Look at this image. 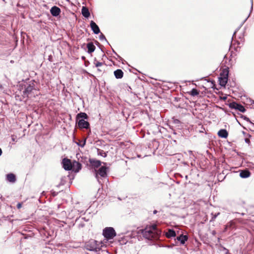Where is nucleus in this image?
Instances as JSON below:
<instances>
[{
	"instance_id": "obj_1",
	"label": "nucleus",
	"mask_w": 254,
	"mask_h": 254,
	"mask_svg": "<svg viewBox=\"0 0 254 254\" xmlns=\"http://www.w3.org/2000/svg\"><path fill=\"white\" fill-rule=\"evenodd\" d=\"M141 233L146 239L151 240L157 239L160 232L157 229L156 225H152L142 230Z\"/></svg>"
},
{
	"instance_id": "obj_2",
	"label": "nucleus",
	"mask_w": 254,
	"mask_h": 254,
	"mask_svg": "<svg viewBox=\"0 0 254 254\" xmlns=\"http://www.w3.org/2000/svg\"><path fill=\"white\" fill-rule=\"evenodd\" d=\"M103 235L107 240H110L116 236V233L113 227H106L103 230Z\"/></svg>"
},
{
	"instance_id": "obj_3",
	"label": "nucleus",
	"mask_w": 254,
	"mask_h": 254,
	"mask_svg": "<svg viewBox=\"0 0 254 254\" xmlns=\"http://www.w3.org/2000/svg\"><path fill=\"white\" fill-rule=\"evenodd\" d=\"M36 90L31 85L27 86L23 91L22 96L23 98L27 97H31L35 96L34 92H36Z\"/></svg>"
},
{
	"instance_id": "obj_4",
	"label": "nucleus",
	"mask_w": 254,
	"mask_h": 254,
	"mask_svg": "<svg viewBox=\"0 0 254 254\" xmlns=\"http://www.w3.org/2000/svg\"><path fill=\"white\" fill-rule=\"evenodd\" d=\"M107 168L104 166L101 167L98 170H95V177L99 183H100V182L99 180V175L103 178L106 177L107 176Z\"/></svg>"
},
{
	"instance_id": "obj_5",
	"label": "nucleus",
	"mask_w": 254,
	"mask_h": 254,
	"mask_svg": "<svg viewBox=\"0 0 254 254\" xmlns=\"http://www.w3.org/2000/svg\"><path fill=\"white\" fill-rule=\"evenodd\" d=\"M63 167L65 170H70L72 168V162L71 161L66 158L63 160Z\"/></svg>"
},
{
	"instance_id": "obj_6",
	"label": "nucleus",
	"mask_w": 254,
	"mask_h": 254,
	"mask_svg": "<svg viewBox=\"0 0 254 254\" xmlns=\"http://www.w3.org/2000/svg\"><path fill=\"white\" fill-rule=\"evenodd\" d=\"M81 169V165L78 162L74 161L72 162L71 170L75 172H78Z\"/></svg>"
},
{
	"instance_id": "obj_7",
	"label": "nucleus",
	"mask_w": 254,
	"mask_h": 254,
	"mask_svg": "<svg viewBox=\"0 0 254 254\" xmlns=\"http://www.w3.org/2000/svg\"><path fill=\"white\" fill-rule=\"evenodd\" d=\"M78 126L81 128H88L89 126V124L88 122L83 119H79L78 122Z\"/></svg>"
},
{
	"instance_id": "obj_8",
	"label": "nucleus",
	"mask_w": 254,
	"mask_h": 254,
	"mask_svg": "<svg viewBox=\"0 0 254 254\" xmlns=\"http://www.w3.org/2000/svg\"><path fill=\"white\" fill-rule=\"evenodd\" d=\"M90 27L95 34H98L100 32L98 26L93 21L90 22Z\"/></svg>"
},
{
	"instance_id": "obj_9",
	"label": "nucleus",
	"mask_w": 254,
	"mask_h": 254,
	"mask_svg": "<svg viewBox=\"0 0 254 254\" xmlns=\"http://www.w3.org/2000/svg\"><path fill=\"white\" fill-rule=\"evenodd\" d=\"M231 107L232 108L237 109L242 113L245 112L246 111L244 106H243L242 105L239 104L233 103L231 104Z\"/></svg>"
},
{
	"instance_id": "obj_10",
	"label": "nucleus",
	"mask_w": 254,
	"mask_h": 254,
	"mask_svg": "<svg viewBox=\"0 0 254 254\" xmlns=\"http://www.w3.org/2000/svg\"><path fill=\"white\" fill-rule=\"evenodd\" d=\"M50 12L53 16H57L60 14L61 9L59 7L54 6L51 8Z\"/></svg>"
},
{
	"instance_id": "obj_11",
	"label": "nucleus",
	"mask_w": 254,
	"mask_h": 254,
	"mask_svg": "<svg viewBox=\"0 0 254 254\" xmlns=\"http://www.w3.org/2000/svg\"><path fill=\"white\" fill-rule=\"evenodd\" d=\"M228 71H227V73L225 76H224L223 77L219 78V83L221 86H225L226 85V83H227V81H228Z\"/></svg>"
},
{
	"instance_id": "obj_12",
	"label": "nucleus",
	"mask_w": 254,
	"mask_h": 254,
	"mask_svg": "<svg viewBox=\"0 0 254 254\" xmlns=\"http://www.w3.org/2000/svg\"><path fill=\"white\" fill-rule=\"evenodd\" d=\"M98 242L96 241H92L90 242L91 245H92V247L89 249L90 251H97L100 250V247L99 245H97Z\"/></svg>"
},
{
	"instance_id": "obj_13",
	"label": "nucleus",
	"mask_w": 254,
	"mask_h": 254,
	"mask_svg": "<svg viewBox=\"0 0 254 254\" xmlns=\"http://www.w3.org/2000/svg\"><path fill=\"white\" fill-rule=\"evenodd\" d=\"M6 180L10 183H13L16 181L15 176L12 173H10L6 175Z\"/></svg>"
},
{
	"instance_id": "obj_14",
	"label": "nucleus",
	"mask_w": 254,
	"mask_h": 254,
	"mask_svg": "<svg viewBox=\"0 0 254 254\" xmlns=\"http://www.w3.org/2000/svg\"><path fill=\"white\" fill-rule=\"evenodd\" d=\"M250 171L247 170H242L240 173V176L242 178H247L250 176Z\"/></svg>"
},
{
	"instance_id": "obj_15",
	"label": "nucleus",
	"mask_w": 254,
	"mask_h": 254,
	"mask_svg": "<svg viewBox=\"0 0 254 254\" xmlns=\"http://www.w3.org/2000/svg\"><path fill=\"white\" fill-rule=\"evenodd\" d=\"M218 135L220 137L226 138L227 137L228 133L226 130L222 129L218 131Z\"/></svg>"
},
{
	"instance_id": "obj_16",
	"label": "nucleus",
	"mask_w": 254,
	"mask_h": 254,
	"mask_svg": "<svg viewBox=\"0 0 254 254\" xmlns=\"http://www.w3.org/2000/svg\"><path fill=\"white\" fill-rule=\"evenodd\" d=\"M81 13L83 16L86 18H88L90 16V12L88 9L85 6L82 7L81 9Z\"/></svg>"
},
{
	"instance_id": "obj_17",
	"label": "nucleus",
	"mask_w": 254,
	"mask_h": 254,
	"mask_svg": "<svg viewBox=\"0 0 254 254\" xmlns=\"http://www.w3.org/2000/svg\"><path fill=\"white\" fill-rule=\"evenodd\" d=\"M123 72L121 69H117L114 71V75L117 78L120 79L123 76Z\"/></svg>"
},
{
	"instance_id": "obj_18",
	"label": "nucleus",
	"mask_w": 254,
	"mask_h": 254,
	"mask_svg": "<svg viewBox=\"0 0 254 254\" xmlns=\"http://www.w3.org/2000/svg\"><path fill=\"white\" fill-rule=\"evenodd\" d=\"M87 48L88 49V52L91 53L95 51V47L92 43H89L87 45Z\"/></svg>"
},
{
	"instance_id": "obj_19",
	"label": "nucleus",
	"mask_w": 254,
	"mask_h": 254,
	"mask_svg": "<svg viewBox=\"0 0 254 254\" xmlns=\"http://www.w3.org/2000/svg\"><path fill=\"white\" fill-rule=\"evenodd\" d=\"M177 240L180 241L182 244H184L185 242L188 240V237L186 235H181L177 237Z\"/></svg>"
},
{
	"instance_id": "obj_20",
	"label": "nucleus",
	"mask_w": 254,
	"mask_h": 254,
	"mask_svg": "<svg viewBox=\"0 0 254 254\" xmlns=\"http://www.w3.org/2000/svg\"><path fill=\"white\" fill-rule=\"evenodd\" d=\"M166 236L168 238L173 237L176 236L175 232L172 229H169L166 233Z\"/></svg>"
},
{
	"instance_id": "obj_21",
	"label": "nucleus",
	"mask_w": 254,
	"mask_h": 254,
	"mask_svg": "<svg viewBox=\"0 0 254 254\" xmlns=\"http://www.w3.org/2000/svg\"><path fill=\"white\" fill-rule=\"evenodd\" d=\"M91 163L92 165L94 166L95 168H98L101 165V162L99 160H93L91 161Z\"/></svg>"
},
{
	"instance_id": "obj_22",
	"label": "nucleus",
	"mask_w": 254,
	"mask_h": 254,
	"mask_svg": "<svg viewBox=\"0 0 254 254\" xmlns=\"http://www.w3.org/2000/svg\"><path fill=\"white\" fill-rule=\"evenodd\" d=\"M77 118L79 119H87L88 116L87 114L85 113H80L78 114L77 116Z\"/></svg>"
},
{
	"instance_id": "obj_23",
	"label": "nucleus",
	"mask_w": 254,
	"mask_h": 254,
	"mask_svg": "<svg viewBox=\"0 0 254 254\" xmlns=\"http://www.w3.org/2000/svg\"><path fill=\"white\" fill-rule=\"evenodd\" d=\"M199 94L198 91L195 89H192L190 91V95L194 96L197 95Z\"/></svg>"
},
{
	"instance_id": "obj_24",
	"label": "nucleus",
	"mask_w": 254,
	"mask_h": 254,
	"mask_svg": "<svg viewBox=\"0 0 254 254\" xmlns=\"http://www.w3.org/2000/svg\"><path fill=\"white\" fill-rule=\"evenodd\" d=\"M94 64L96 66V67H99L103 65V63L102 62H97L96 61H95Z\"/></svg>"
},
{
	"instance_id": "obj_25",
	"label": "nucleus",
	"mask_w": 254,
	"mask_h": 254,
	"mask_svg": "<svg viewBox=\"0 0 254 254\" xmlns=\"http://www.w3.org/2000/svg\"><path fill=\"white\" fill-rule=\"evenodd\" d=\"M85 143H86V139H84V140L81 141L80 143H78V145L79 146H81V147H83L84 146Z\"/></svg>"
},
{
	"instance_id": "obj_26",
	"label": "nucleus",
	"mask_w": 254,
	"mask_h": 254,
	"mask_svg": "<svg viewBox=\"0 0 254 254\" xmlns=\"http://www.w3.org/2000/svg\"><path fill=\"white\" fill-rule=\"evenodd\" d=\"M98 154L104 157L106 156V153L102 150L100 151Z\"/></svg>"
},
{
	"instance_id": "obj_27",
	"label": "nucleus",
	"mask_w": 254,
	"mask_h": 254,
	"mask_svg": "<svg viewBox=\"0 0 254 254\" xmlns=\"http://www.w3.org/2000/svg\"><path fill=\"white\" fill-rule=\"evenodd\" d=\"M99 38H100V40L102 41V40H104L105 41H106V42H107L106 39V38L105 37V36L103 34H101L100 36H99Z\"/></svg>"
},
{
	"instance_id": "obj_28",
	"label": "nucleus",
	"mask_w": 254,
	"mask_h": 254,
	"mask_svg": "<svg viewBox=\"0 0 254 254\" xmlns=\"http://www.w3.org/2000/svg\"><path fill=\"white\" fill-rule=\"evenodd\" d=\"M219 214H220V213H217V214H215L213 216L212 219H215L217 217V216L219 215Z\"/></svg>"
},
{
	"instance_id": "obj_29",
	"label": "nucleus",
	"mask_w": 254,
	"mask_h": 254,
	"mask_svg": "<svg viewBox=\"0 0 254 254\" xmlns=\"http://www.w3.org/2000/svg\"><path fill=\"white\" fill-rule=\"evenodd\" d=\"M22 206V204L20 203H18L17 205V207L18 208H20Z\"/></svg>"
},
{
	"instance_id": "obj_30",
	"label": "nucleus",
	"mask_w": 254,
	"mask_h": 254,
	"mask_svg": "<svg viewBox=\"0 0 254 254\" xmlns=\"http://www.w3.org/2000/svg\"><path fill=\"white\" fill-rule=\"evenodd\" d=\"M12 140L13 141H15V137H14V136H12Z\"/></svg>"
},
{
	"instance_id": "obj_31",
	"label": "nucleus",
	"mask_w": 254,
	"mask_h": 254,
	"mask_svg": "<svg viewBox=\"0 0 254 254\" xmlns=\"http://www.w3.org/2000/svg\"><path fill=\"white\" fill-rule=\"evenodd\" d=\"M2 154V150L1 149V148H0V156Z\"/></svg>"
},
{
	"instance_id": "obj_32",
	"label": "nucleus",
	"mask_w": 254,
	"mask_h": 254,
	"mask_svg": "<svg viewBox=\"0 0 254 254\" xmlns=\"http://www.w3.org/2000/svg\"><path fill=\"white\" fill-rule=\"evenodd\" d=\"M156 213H157V211H156V210H154V211H153V213H154V214H156Z\"/></svg>"
},
{
	"instance_id": "obj_33",
	"label": "nucleus",
	"mask_w": 254,
	"mask_h": 254,
	"mask_svg": "<svg viewBox=\"0 0 254 254\" xmlns=\"http://www.w3.org/2000/svg\"><path fill=\"white\" fill-rule=\"evenodd\" d=\"M253 1L252 2V7H251V8L252 9L253 8Z\"/></svg>"
},
{
	"instance_id": "obj_34",
	"label": "nucleus",
	"mask_w": 254,
	"mask_h": 254,
	"mask_svg": "<svg viewBox=\"0 0 254 254\" xmlns=\"http://www.w3.org/2000/svg\"><path fill=\"white\" fill-rule=\"evenodd\" d=\"M248 139H246V142H248Z\"/></svg>"
}]
</instances>
